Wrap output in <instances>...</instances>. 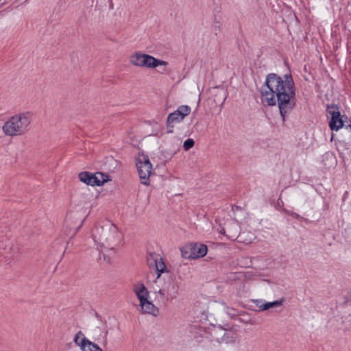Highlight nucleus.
Returning <instances> with one entry per match:
<instances>
[{
  "label": "nucleus",
  "instance_id": "obj_1",
  "mask_svg": "<svg viewBox=\"0 0 351 351\" xmlns=\"http://www.w3.org/2000/svg\"><path fill=\"white\" fill-rule=\"evenodd\" d=\"M260 93L262 101L267 106L278 105L284 123L296 105L295 87L291 75L285 74L281 77L274 73L267 74Z\"/></svg>",
  "mask_w": 351,
  "mask_h": 351
},
{
  "label": "nucleus",
  "instance_id": "obj_2",
  "mask_svg": "<svg viewBox=\"0 0 351 351\" xmlns=\"http://www.w3.org/2000/svg\"><path fill=\"white\" fill-rule=\"evenodd\" d=\"M92 237L100 247L112 250L122 239L117 226L110 221H105L96 225L92 230Z\"/></svg>",
  "mask_w": 351,
  "mask_h": 351
},
{
  "label": "nucleus",
  "instance_id": "obj_3",
  "mask_svg": "<svg viewBox=\"0 0 351 351\" xmlns=\"http://www.w3.org/2000/svg\"><path fill=\"white\" fill-rule=\"evenodd\" d=\"M32 122V114L29 112L10 117L3 125L2 130L7 136H14L25 134Z\"/></svg>",
  "mask_w": 351,
  "mask_h": 351
},
{
  "label": "nucleus",
  "instance_id": "obj_4",
  "mask_svg": "<svg viewBox=\"0 0 351 351\" xmlns=\"http://www.w3.org/2000/svg\"><path fill=\"white\" fill-rule=\"evenodd\" d=\"M130 62L134 66L155 69L160 66H167L168 62L147 54L136 52L130 56Z\"/></svg>",
  "mask_w": 351,
  "mask_h": 351
},
{
  "label": "nucleus",
  "instance_id": "obj_5",
  "mask_svg": "<svg viewBox=\"0 0 351 351\" xmlns=\"http://www.w3.org/2000/svg\"><path fill=\"white\" fill-rule=\"evenodd\" d=\"M134 291L140 302V305L143 312L154 313L156 310V306L148 300L149 291L143 283H136L134 286Z\"/></svg>",
  "mask_w": 351,
  "mask_h": 351
},
{
  "label": "nucleus",
  "instance_id": "obj_6",
  "mask_svg": "<svg viewBox=\"0 0 351 351\" xmlns=\"http://www.w3.org/2000/svg\"><path fill=\"white\" fill-rule=\"evenodd\" d=\"M136 167L141 183L146 186L149 185L152 165L147 155L141 154L139 156L136 162Z\"/></svg>",
  "mask_w": 351,
  "mask_h": 351
},
{
  "label": "nucleus",
  "instance_id": "obj_7",
  "mask_svg": "<svg viewBox=\"0 0 351 351\" xmlns=\"http://www.w3.org/2000/svg\"><path fill=\"white\" fill-rule=\"evenodd\" d=\"M191 113V108L189 106L182 105L178 108L176 110L170 113L167 119V127L168 132H173L174 127L173 123H180L184 119L185 117Z\"/></svg>",
  "mask_w": 351,
  "mask_h": 351
},
{
  "label": "nucleus",
  "instance_id": "obj_8",
  "mask_svg": "<svg viewBox=\"0 0 351 351\" xmlns=\"http://www.w3.org/2000/svg\"><path fill=\"white\" fill-rule=\"evenodd\" d=\"M327 113L330 115L329 126L331 130L337 131L344 125L343 117L341 115L339 108L337 105L328 106Z\"/></svg>",
  "mask_w": 351,
  "mask_h": 351
},
{
  "label": "nucleus",
  "instance_id": "obj_9",
  "mask_svg": "<svg viewBox=\"0 0 351 351\" xmlns=\"http://www.w3.org/2000/svg\"><path fill=\"white\" fill-rule=\"evenodd\" d=\"M179 287L175 280L170 276L164 286L158 291V293L163 298L173 299L178 294Z\"/></svg>",
  "mask_w": 351,
  "mask_h": 351
},
{
  "label": "nucleus",
  "instance_id": "obj_10",
  "mask_svg": "<svg viewBox=\"0 0 351 351\" xmlns=\"http://www.w3.org/2000/svg\"><path fill=\"white\" fill-rule=\"evenodd\" d=\"M74 342L80 346L82 351H103L97 344L89 341L84 337L82 331H79L74 337Z\"/></svg>",
  "mask_w": 351,
  "mask_h": 351
},
{
  "label": "nucleus",
  "instance_id": "obj_11",
  "mask_svg": "<svg viewBox=\"0 0 351 351\" xmlns=\"http://www.w3.org/2000/svg\"><path fill=\"white\" fill-rule=\"evenodd\" d=\"M213 97L216 104L223 105L228 97V91L223 87H217L214 90Z\"/></svg>",
  "mask_w": 351,
  "mask_h": 351
},
{
  "label": "nucleus",
  "instance_id": "obj_12",
  "mask_svg": "<svg viewBox=\"0 0 351 351\" xmlns=\"http://www.w3.org/2000/svg\"><path fill=\"white\" fill-rule=\"evenodd\" d=\"M239 225L237 222H233L231 225H226V227L223 228L220 232L226 234V232H228V234H226L227 237H229V239L234 240L237 238L238 233L239 232Z\"/></svg>",
  "mask_w": 351,
  "mask_h": 351
},
{
  "label": "nucleus",
  "instance_id": "obj_13",
  "mask_svg": "<svg viewBox=\"0 0 351 351\" xmlns=\"http://www.w3.org/2000/svg\"><path fill=\"white\" fill-rule=\"evenodd\" d=\"M78 178L81 182L92 186H96L95 184L99 183L95 177V175L88 171L80 172L78 174Z\"/></svg>",
  "mask_w": 351,
  "mask_h": 351
},
{
  "label": "nucleus",
  "instance_id": "obj_14",
  "mask_svg": "<svg viewBox=\"0 0 351 351\" xmlns=\"http://www.w3.org/2000/svg\"><path fill=\"white\" fill-rule=\"evenodd\" d=\"M193 250V259L204 257L208 252L207 245L203 243H195V246Z\"/></svg>",
  "mask_w": 351,
  "mask_h": 351
},
{
  "label": "nucleus",
  "instance_id": "obj_15",
  "mask_svg": "<svg viewBox=\"0 0 351 351\" xmlns=\"http://www.w3.org/2000/svg\"><path fill=\"white\" fill-rule=\"evenodd\" d=\"M195 243H187L180 248L182 257L186 259H193L192 252L194 250Z\"/></svg>",
  "mask_w": 351,
  "mask_h": 351
},
{
  "label": "nucleus",
  "instance_id": "obj_16",
  "mask_svg": "<svg viewBox=\"0 0 351 351\" xmlns=\"http://www.w3.org/2000/svg\"><path fill=\"white\" fill-rule=\"evenodd\" d=\"M154 269H156V271L157 273V278H158L161 276V274L165 271H167L168 273L163 259L160 256L157 260Z\"/></svg>",
  "mask_w": 351,
  "mask_h": 351
},
{
  "label": "nucleus",
  "instance_id": "obj_17",
  "mask_svg": "<svg viewBox=\"0 0 351 351\" xmlns=\"http://www.w3.org/2000/svg\"><path fill=\"white\" fill-rule=\"evenodd\" d=\"M93 175H95V177L96 178L97 181L99 182V183L95 184L96 186H102L104 183L110 180V176L108 175L105 174L101 172H97L95 173H93Z\"/></svg>",
  "mask_w": 351,
  "mask_h": 351
},
{
  "label": "nucleus",
  "instance_id": "obj_18",
  "mask_svg": "<svg viewBox=\"0 0 351 351\" xmlns=\"http://www.w3.org/2000/svg\"><path fill=\"white\" fill-rule=\"evenodd\" d=\"M283 301L284 298H281L280 300H277L274 302H265V304L263 305V308H261V311H265L271 308L281 306Z\"/></svg>",
  "mask_w": 351,
  "mask_h": 351
},
{
  "label": "nucleus",
  "instance_id": "obj_19",
  "mask_svg": "<svg viewBox=\"0 0 351 351\" xmlns=\"http://www.w3.org/2000/svg\"><path fill=\"white\" fill-rule=\"evenodd\" d=\"M158 257H159V255L156 254V253H150L148 255V256L147 258V264L149 267L154 268Z\"/></svg>",
  "mask_w": 351,
  "mask_h": 351
},
{
  "label": "nucleus",
  "instance_id": "obj_20",
  "mask_svg": "<svg viewBox=\"0 0 351 351\" xmlns=\"http://www.w3.org/2000/svg\"><path fill=\"white\" fill-rule=\"evenodd\" d=\"M195 141L192 138L186 139L183 144V148L184 150L188 151L194 146Z\"/></svg>",
  "mask_w": 351,
  "mask_h": 351
},
{
  "label": "nucleus",
  "instance_id": "obj_21",
  "mask_svg": "<svg viewBox=\"0 0 351 351\" xmlns=\"http://www.w3.org/2000/svg\"><path fill=\"white\" fill-rule=\"evenodd\" d=\"M253 302L255 304V307L257 308L256 311H261V308H263L265 302L262 300H254Z\"/></svg>",
  "mask_w": 351,
  "mask_h": 351
},
{
  "label": "nucleus",
  "instance_id": "obj_22",
  "mask_svg": "<svg viewBox=\"0 0 351 351\" xmlns=\"http://www.w3.org/2000/svg\"><path fill=\"white\" fill-rule=\"evenodd\" d=\"M104 335H102L101 337V343H103L104 345H106L107 343V335H108V330H106L105 332H104Z\"/></svg>",
  "mask_w": 351,
  "mask_h": 351
},
{
  "label": "nucleus",
  "instance_id": "obj_23",
  "mask_svg": "<svg viewBox=\"0 0 351 351\" xmlns=\"http://www.w3.org/2000/svg\"><path fill=\"white\" fill-rule=\"evenodd\" d=\"M287 213L293 218L300 219L302 218L298 214L293 211H287Z\"/></svg>",
  "mask_w": 351,
  "mask_h": 351
},
{
  "label": "nucleus",
  "instance_id": "obj_24",
  "mask_svg": "<svg viewBox=\"0 0 351 351\" xmlns=\"http://www.w3.org/2000/svg\"><path fill=\"white\" fill-rule=\"evenodd\" d=\"M351 301V290L348 293L346 297V302H348Z\"/></svg>",
  "mask_w": 351,
  "mask_h": 351
},
{
  "label": "nucleus",
  "instance_id": "obj_25",
  "mask_svg": "<svg viewBox=\"0 0 351 351\" xmlns=\"http://www.w3.org/2000/svg\"><path fill=\"white\" fill-rule=\"evenodd\" d=\"M108 3H109V8L110 10H113L114 8V4L112 3V0H108Z\"/></svg>",
  "mask_w": 351,
  "mask_h": 351
},
{
  "label": "nucleus",
  "instance_id": "obj_26",
  "mask_svg": "<svg viewBox=\"0 0 351 351\" xmlns=\"http://www.w3.org/2000/svg\"><path fill=\"white\" fill-rule=\"evenodd\" d=\"M233 211L237 210H241V208L238 206H233L232 208Z\"/></svg>",
  "mask_w": 351,
  "mask_h": 351
},
{
  "label": "nucleus",
  "instance_id": "obj_27",
  "mask_svg": "<svg viewBox=\"0 0 351 351\" xmlns=\"http://www.w3.org/2000/svg\"><path fill=\"white\" fill-rule=\"evenodd\" d=\"M83 221H84V220L81 221L80 224L77 227H73V228L75 229V232H76V231L81 227V226L82 225Z\"/></svg>",
  "mask_w": 351,
  "mask_h": 351
},
{
  "label": "nucleus",
  "instance_id": "obj_28",
  "mask_svg": "<svg viewBox=\"0 0 351 351\" xmlns=\"http://www.w3.org/2000/svg\"><path fill=\"white\" fill-rule=\"evenodd\" d=\"M228 334L226 332L224 333L223 336V341H225L226 342L228 341V336L226 337Z\"/></svg>",
  "mask_w": 351,
  "mask_h": 351
},
{
  "label": "nucleus",
  "instance_id": "obj_29",
  "mask_svg": "<svg viewBox=\"0 0 351 351\" xmlns=\"http://www.w3.org/2000/svg\"><path fill=\"white\" fill-rule=\"evenodd\" d=\"M71 215H66V221H67V222H69V218H71Z\"/></svg>",
  "mask_w": 351,
  "mask_h": 351
},
{
  "label": "nucleus",
  "instance_id": "obj_30",
  "mask_svg": "<svg viewBox=\"0 0 351 351\" xmlns=\"http://www.w3.org/2000/svg\"><path fill=\"white\" fill-rule=\"evenodd\" d=\"M346 127L350 128V130H351V125H348Z\"/></svg>",
  "mask_w": 351,
  "mask_h": 351
},
{
  "label": "nucleus",
  "instance_id": "obj_31",
  "mask_svg": "<svg viewBox=\"0 0 351 351\" xmlns=\"http://www.w3.org/2000/svg\"><path fill=\"white\" fill-rule=\"evenodd\" d=\"M165 71V69H163L162 71H161V73H164Z\"/></svg>",
  "mask_w": 351,
  "mask_h": 351
}]
</instances>
